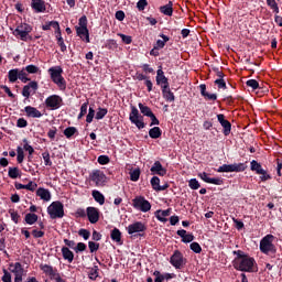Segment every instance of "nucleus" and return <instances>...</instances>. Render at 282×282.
I'll return each mask as SVG.
<instances>
[{
  "instance_id": "1",
  "label": "nucleus",
  "mask_w": 282,
  "mask_h": 282,
  "mask_svg": "<svg viewBox=\"0 0 282 282\" xmlns=\"http://www.w3.org/2000/svg\"><path fill=\"white\" fill-rule=\"evenodd\" d=\"M232 254L236 256L232 260L235 270L238 272H259V267L257 265V260H254V258L241 250L232 251Z\"/></svg>"
},
{
  "instance_id": "2",
  "label": "nucleus",
  "mask_w": 282,
  "mask_h": 282,
  "mask_svg": "<svg viewBox=\"0 0 282 282\" xmlns=\"http://www.w3.org/2000/svg\"><path fill=\"white\" fill-rule=\"evenodd\" d=\"M47 72L51 76L52 83L58 87L59 91H65V89H67V80L63 77V67L53 66L48 68Z\"/></svg>"
},
{
  "instance_id": "3",
  "label": "nucleus",
  "mask_w": 282,
  "mask_h": 282,
  "mask_svg": "<svg viewBox=\"0 0 282 282\" xmlns=\"http://www.w3.org/2000/svg\"><path fill=\"white\" fill-rule=\"evenodd\" d=\"M260 252L270 257L276 254V246L274 245V235L269 234L260 240Z\"/></svg>"
},
{
  "instance_id": "4",
  "label": "nucleus",
  "mask_w": 282,
  "mask_h": 282,
  "mask_svg": "<svg viewBox=\"0 0 282 282\" xmlns=\"http://www.w3.org/2000/svg\"><path fill=\"white\" fill-rule=\"evenodd\" d=\"M47 213L51 219H63V217H65V206L58 200L53 202L47 207Z\"/></svg>"
},
{
  "instance_id": "5",
  "label": "nucleus",
  "mask_w": 282,
  "mask_h": 282,
  "mask_svg": "<svg viewBox=\"0 0 282 282\" xmlns=\"http://www.w3.org/2000/svg\"><path fill=\"white\" fill-rule=\"evenodd\" d=\"M246 169V163L223 164L217 169V173H243Z\"/></svg>"
},
{
  "instance_id": "6",
  "label": "nucleus",
  "mask_w": 282,
  "mask_h": 282,
  "mask_svg": "<svg viewBox=\"0 0 282 282\" xmlns=\"http://www.w3.org/2000/svg\"><path fill=\"white\" fill-rule=\"evenodd\" d=\"M131 112L129 115V120L132 124H135L138 129H144L147 124L144 123V117L140 115V111L135 106H130Z\"/></svg>"
},
{
  "instance_id": "7",
  "label": "nucleus",
  "mask_w": 282,
  "mask_h": 282,
  "mask_svg": "<svg viewBox=\"0 0 282 282\" xmlns=\"http://www.w3.org/2000/svg\"><path fill=\"white\" fill-rule=\"evenodd\" d=\"M32 32V25L28 23H20L13 31V36L20 39V41L28 42V34Z\"/></svg>"
},
{
  "instance_id": "8",
  "label": "nucleus",
  "mask_w": 282,
  "mask_h": 282,
  "mask_svg": "<svg viewBox=\"0 0 282 282\" xmlns=\"http://www.w3.org/2000/svg\"><path fill=\"white\" fill-rule=\"evenodd\" d=\"M132 206L135 210H140L141 213H149L151 210V203L144 198V196H135L132 199Z\"/></svg>"
},
{
  "instance_id": "9",
  "label": "nucleus",
  "mask_w": 282,
  "mask_h": 282,
  "mask_svg": "<svg viewBox=\"0 0 282 282\" xmlns=\"http://www.w3.org/2000/svg\"><path fill=\"white\" fill-rule=\"evenodd\" d=\"M170 263L175 268V270H182L184 265H186V258H184V253L180 250H175L170 258Z\"/></svg>"
},
{
  "instance_id": "10",
  "label": "nucleus",
  "mask_w": 282,
  "mask_h": 282,
  "mask_svg": "<svg viewBox=\"0 0 282 282\" xmlns=\"http://www.w3.org/2000/svg\"><path fill=\"white\" fill-rule=\"evenodd\" d=\"M44 105L46 109L56 111V109H61V106L63 105V97L58 95H51L45 99Z\"/></svg>"
},
{
  "instance_id": "11",
  "label": "nucleus",
  "mask_w": 282,
  "mask_h": 282,
  "mask_svg": "<svg viewBox=\"0 0 282 282\" xmlns=\"http://www.w3.org/2000/svg\"><path fill=\"white\" fill-rule=\"evenodd\" d=\"M128 235H135L138 234V237H144V232H147V225L142 221H135L133 224H130L127 228Z\"/></svg>"
},
{
  "instance_id": "12",
  "label": "nucleus",
  "mask_w": 282,
  "mask_h": 282,
  "mask_svg": "<svg viewBox=\"0 0 282 282\" xmlns=\"http://www.w3.org/2000/svg\"><path fill=\"white\" fill-rule=\"evenodd\" d=\"M89 178L91 182H95L96 186H104L105 182H107V175L100 170H94Z\"/></svg>"
},
{
  "instance_id": "13",
  "label": "nucleus",
  "mask_w": 282,
  "mask_h": 282,
  "mask_svg": "<svg viewBox=\"0 0 282 282\" xmlns=\"http://www.w3.org/2000/svg\"><path fill=\"white\" fill-rule=\"evenodd\" d=\"M217 120L223 127L224 135H230V131H232V123L226 119V116L224 113H219L217 115Z\"/></svg>"
},
{
  "instance_id": "14",
  "label": "nucleus",
  "mask_w": 282,
  "mask_h": 282,
  "mask_svg": "<svg viewBox=\"0 0 282 282\" xmlns=\"http://www.w3.org/2000/svg\"><path fill=\"white\" fill-rule=\"evenodd\" d=\"M86 215L88 217V221L91 224H98V221H100V210L96 207H87Z\"/></svg>"
},
{
  "instance_id": "15",
  "label": "nucleus",
  "mask_w": 282,
  "mask_h": 282,
  "mask_svg": "<svg viewBox=\"0 0 282 282\" xmlns=\"http://www.w3.org/2000/svg\"><path fill=\"white\" fill-rule=\"evenodd\" d=\"M36 90H39V82L36 80L30 82L28 85L23 86L22 96L24 98H30L32 91L33 94H36Z\"/></svg>"
},
{
  "instance_id": "16",
  "label": "nucleus",
  "mask_w": 282,
  "mask_h": 282,
  "mask_svg": "<svg viewBox=\"0 0 282 282\" xmlns=\"http://www.w3.org/2000/svg\"><path fill=\"white\" fill-rule=\"evenodd\" d=\"M198 177L203 180L206 184H214L215 186H221L224 184V178L221 177H209L208 173L202 172L198 174Z\"/></svg>"
},
{
  "instance_id": "17",
  "label": "nucleus",
  "mask_w": 282,
  "mask_h": 282,
  "mask_svg": "<svg viewBox=\"0 0 282 282\" xmlns=\"http://www.w3.org/2000/svg\"><path fill=\"white\" fill-rule=\"evenodd\" d=\"M156 85L161 86V89H164L166 87H171V84H169V79L166 78V75H164V70H162V66L156 70Z\"/></svg>"
},
{
  "instance_id": "18",
  "label": "nucleus",
  "mask_w": 282,
  "mask_h": 282,
  "mask_svg": "<svg viewBox=\"0 0 282 282\" xmlns=\"http://www.w3.org/2000/svg\"><path fill=\"white\" fill-rule=\"evenodd\" d=\"M31 8L37 14H41L47 10V7H45V0H31Z\"/></svg>"
},
{
  "instance_id": "19",
  "label": "nucleus",
  "mask_w": 282,
  "mask_h": 282,
  "mask_svg": "<svg viewBox=\"0 0 282 282\" xmlns=\"http://www.w3.org/2000/svg\"><path fill=\"white\" fill-rule=\"evenodd\" d=\"M152 175H160V177H164L166 175V169L162 166L160 161H155L154 164L150 169Z\"/></svg>"
},
{
  "instance_id": "20",
  "label": "nucleus",
  "mask_w": 282,
  "mask_h": 282,
  "mask_svg": "<svg viewBox=\"0 0 282 282\" xmlns=\"http://www.w3.org/2000/svg\"><path fill=\"white\" fill-rule=\"evenodd\" d=\"M40 270H42L46 276H50V279H54L58 274V270L50 264H41Z\"/></svg>"
},
{
  "instance_id": "21",
  "label": "nucleus",
  "mask_w": 282,
  "mask_h": 282,
  "mask_svg": "<svg viewBox=\"0 0 282 282\" xmlns=\"http://www.w3.org/2000/svg\"><path fill=\"white\" fill-rule=\"evenodd\" d=\"M176 235L181 237L183 243H191L192 241H195V236L193 234H187L185 229L177 230Z\"/></svg>"
},
{
  "instance_id": "22",
  "label": "nucleus",
  "mask_w": 282,
  "mask_h": 282,
  "mask_svg": "<svg viewBox=\"0 0 282 282\" xmlns=\"http://www.w3.org/2000/svg\"><path fill=\"white\" fill-rule=\"evenodd\" d=\"M171 216V208H167L165 210L162 209H158L155 212V217L159 221H161L162 224H166V221H169V219L166 217Z\"/></svg>"
},
{
  "instance_id": "23",
  "label": "nucleus",
  "mask_w": 282,
  "mask_h": 282,
  "mask_svg": "<svg viewBox=\"0 0 282 282\" xmlns=\"http://www.w3.org/2000/svg\"><path fill=\"white\" fill-rule=\"evenodd\" d=\"M24 111L28 116V118H43V113L41 111L32 106L24 107Z\"/></svg>"
},
{
  "instance_id": "24",
  "label": "nucleus",
  "mask_w": 282,
  "mask_h": 282,
  "mask_svg": "<svg viewBox=\"0 0 282 282\" xmlns=\"http://www.w3.org/2000/svg\"><path fill=\"white\" fill-rule=\"evenodd\" d=\"M199 89H200V96H203L205 100H212L213 102L217 100V94H210L206 91V84H200Z\"/></svg>"
},
{
  "instance_id": "25",
  "label": "nucleus",
  "mask_w": 282,
  "mask_h": 282,
  "mask_svg": "<svg viewBox=\"0 0 282 282\" xmlns=\"http://www.w3.org/2000/svg\"><path fill=\"white\" fill-rule=\"evenodd\" d=\"M14 186H15L17 191L25 189V191H31L32 193H34V191H36L39 185L31 181L26 185H23L21 183H15Z\"/></svg>"
},
{
  "instance_id": "26",
  "label": "nucleus",
  "mask_w": 282,
  "mask_h": 282,
  "mask_svg": "<svg viewBox=\"0 0 282 282\" xmlns=\"http://www.w3.org/2000/svg\"><path fill=\"white\" fill-rule=\"evenodd\" d=\"M162 96L166 102H175V94L171 91V86H167L165 88H161Z\"/></svg>"
},
{
  "instance_id": "27",
  "label": "nucleus",
  "mask_w": 282,
  "mask_h": 282,
  "mask_svg": "<svg viewBox=\"0 0 282 282\" xmlns=\"http://www.w3.org/2000/svg\"><path fill=\"white\" fill-rule=\"evenodd\" d=\"M110 239H112V241H115V243L122 246V231H120V229L115 227L110 231Z\"/></svg>"
},
{
  "instance_id": "28",
  "label": "nucleus",
  "mask_w": 282,
  "mask_h": 282,
  "mask_svg": "<svg viewBox=\"0 0 282 282\" xmlns=\"http://www.w3.org/2000/svg\"><path fill=\"white\" fill-rule=\"evenodd\" d=\"M159 36L162 40H158L154 44V47L155 50H164L166 43L171 41V37H169V35H164L163 33H160Z\"/></svg>"
},
{
  "instance_id": "29",
  "label": "nucleus",
  "mask_w": 282,
  "mask_h": 282,
  "mask_svg": "<svg viewBox=\"0 0 282 282\" xmlns=\"http://www.w3.org/2000/svg\"><path fill=\"white\" fill-rule=\"evenodd\" d=\"M36 195L43 199V202H50V199H52V193H50V189L43 187L37 188Z\"/></svg>"
},
{
  "instance_id": "30",
  "label": "nucleus",
  "mask_w": 282,
  "mask_h": 282,
  "mask_svg": "<svg viewBox=\"0 0 282 282\" xmlns=\"http://www.w3.org/2000/svg\"><path fill=\"white\" fill-rule=\"evenodd\" d=\"M77 36L82 39V41H85L86 43H89V29L87 28H78L76 26Z\"/></svg>"
},
{
  "instance_id": "31",
  "label": "nucleus",
  "mask_w": 282,
  "mask_h": 282,
  "mask_svg": "<svg viewBox=\"0 0 282 282\" xmlns=\"http://www.w3.org/2000/svg\"><path fill=\"white\" fill-rule=\"evenodd\" d=\"M160 12L165 17H173V1L167 4L160 7Z\"/></svg>"
},
{
  "instance_id": "32",
  "label": "nucleus",
  "mask_w": 282,
  "mask_h": 282,
  "mask_svg": "<svg viewBox=\"0 0 282 282\" xmlns=\"http://www.w3.org/2000/svg\"><path fill=\"white\" fill-rule=\"evenodd\" d=\"M62 256L65 261H68V263H72L74 261V252L67 247L62 248Z\"/></svg>"
},
{
  "instance_id": "33",
  "label": "nucleus",
  "mask_w": 282,
  "mask_h": 282,
  "mask_svg": "<svg viewBox=\"0 0 282 282\" xmlns=\"http://www.w3.org/2000/svg\"><path fill=\"white\" fill-rule=\"evenodd\" d=\"M24 221L29 226H34V224H36L39 221V215L29 213L25 215Z\"/></svg>"
},
{
  "instance_id": "34",
  "label": "nucleus",
  "mask_w": 282,
  "mask_h": 282,
  "mask_svg": "<svg viewBox=\"0 0 282 282\" xmlns=\"http://www.w3.org/2000/svg\"><path fill=\"white\" fill-rule=\"evenodd\" d=\"M64 135L67 140H72L74 135H78V129L76 127H68L64 130Z\"/></svg>"
},
{
  "instance_id": "35",
  "label": "nucleus",
  "mask_w": 282,
  "mask_h": 282,
  "mask_svg": "<svg viewBox=\"0 0 282 282\" xmlns=\"http://www.w3.org/2000/svg\"><path fill=\"white\" fill-rule=\"evenodd\" d=\"M95 202H97V204H99L100 206L105 205V195H102V193H100L99 191L94 189L91 193Z\"/></svg>"
},
{
  "instance_id": "36",
  "label": "nucleus",
  "mask_w": 282,
  "mask_h": 282,
  "mask_svg": "<svg viewBox=\"0 0 282 282\" xmlns=\"http://www.w3.org/2000/svg\"><path fill=\"white\" fill-rule=\"evenodd\" d=\"M149 135L152 140H158V138H162V129L160 127H154L149 130Z\"/></svg>"
},
{
  "instance_id": "37",
  "label": "nucleus",
  "mask_w": 282,
  "mask_h": 282,
  "mask_svg": "<svg viewBox=\"0 0 282 282\" xmlns=\"http://www.w3.org/2000/svg\"><path fill=\"white\" fill-rule=\"evenodd\" d=\"M9 83H17L19 80V68H13L8 72Z\"/></svg>"
},
{
  "instance_id": "38",
  "label": "nucleus",
  "mask_w": 282,
  "mask_h": 282,
  "mask_svg": "<svg viewBox=\"0 0 282 282\" xmlns=\"http://www.w3.org/2000/svg\"><path fill=\"white\" fill-rule=\"evenodd\" d=\"M18 80H21V83H30L31 79L28 77V73L24 67L22 69L18 68Z\"/></svg>"
},
{
  "instance_id": "39",
  "label": "nucleus",
  "mask_w": 282,
  "mask_h": 282,
  "mask_svg": "<svg viewBox=\"0 0 282 282\" xmlns=\"http://www.w3.org/2000/svg\"><path fill=\"white\" fill-rule=\"evenodd\" d=\"M8 176L11 180H17L18 177H21V170H19V167H9Z\"/></svg>"
},
{
  "instance_id": "40",
  "label": "nucleus",
  "mask_w": 282,
  "mask_h": 282,
  "mask_svg": "<svg viewBox=\"0 0 282 282\" xmlns=\"http://www.w3.org/2000/svg\"><path fill=\"white\" fill-rule=\"evenodd\" d=\"M139 109L143 116L150 118L153 113V110L149 108V106H144L142 102H139Z\"/></svg>"
},
{
  "instance_id": "41",
  "label": "nucleus",
  "mask_w": 282,
  "mask_h": 282,
  "mask_svg": "<svg viewBox=\"0 0 282 282\" xmlns=\"http://www.w3.org/2000/svg\"><path fill=\"white\" fill-rule=\"evenodd\" d=\"M52 28L53 30H58V21H50L42 25V30H44V32L52 30Z\"/></svg>"
},
{
  "instance_id": "42",
  "label": "nucleus",
  "mask_w": 282,
  "mask_h": 282,
  "mask_svg": "<svg viewBox=\"0 0 282 282\" xmlns=\"http://www.w3.org/2000/svg\"><path fill=\"white\" fill-rule=\"evenodd\" d=\"M23 142H24L23 149H24V151H28V153H29V162H32V155L34 154V148H32V145H30L28 143V139H24Z\"/></svg>"
},
{
  "instance_id": "43",
  "label": "nucleus",
  "mask_w": 282,
  "mask_h": 282,
  "mask_svg": "<svg viewBox=\"0 0 282 282\" xmlns=\"http://www.w3.org/2000/svg\"><path fill=\"white\" fill-rule=\"evenodd\" d=\"M10 268H13L11 270L12 274H17L18 272L25 271V269H23V265L21 264V262L11 263Z\"/></svg>"
},
{
  "instance_id": "44",
  "label": "nucleus",
  "mask_w": 282,
  "mask_h": 282,
  "mask_svg": "<svg viewBox=\"0 0 282 282\" xmlns=\"http://www.w3.org/2000/svg\"><path fill=\"white\" fill-rule=\"evenodd\" d=\"M250 164H251V171H254V173H257V175L259 173H262L263 166H261V163L252 160Z\"/></svg>"
},
{
  "instance_id": "45",
  "label": "nucleus",
  "mask_w": 282,
  "mask_h": 282,
  "mask_svg": "<svg viewBox=\"0 0 282 282\" xmlns=\"http://www.w3.org/2000/svg\"><path fill=\"white\" fill-rule=\"evenodd\" d=\"M107 113H109V110L107 108H98L97 112H96V120H102V118H105V116H107Z\"/></svg>"
},
{
  "instance_id": "46",
  "label": "nucleus",
  "mask_w": 282,
  "mask_h": 282,
  "mask_svg": "<svg viewBox=\"0 0 282 282\" xmlns=\"http://www.w3.org/2000/svg\"><path fill=\"white\" fill-rule=\"evenodd\" d=\"M171 279H175V273H163L161 279H154V282L171 281Z\"/></svg>"
},
{
  "instance_id": "47",
  "label": "nucleus",
  "mask_w": 282,
  "mask_h": 282,
  "mask_svg": "<svg viewBox=\"0 0 282 282\" xmlns=\"http://www.w3.org/2000/svg\"><path fill=\"white\" fill-rule=\"evenodd\" d=\"M28 74H39L41 72V68L34 64H30L24 67Z\"/></svg>"
},
{
  "instance_id": "48",
  "label": "nucleus",
  "mask_w": 282,
  "mask_h": 282,
  "mask_svg": "<svg viewBox=\"0 0 282 282\" xmlns=\"http://www.w3.org/2000/svg\"><path fill=\"white\" fill-rule=\"evenodd\" d=\"M267 6L270 7V10H273L274 14H279V3H276V0H267Z\"/></svg>"
},
{
  "instance_id": "49",
  "label": "nucleus",
  "mask_w": 282,
  "mask_h": 282,
  "mask_svg": "<svg viewBox=\"0 0 282 282\" xmlns=\"http://www.w3.org/2000/svg\"><path fill=\"white\" fill-rule=\"evenodd\" d=\"M188 186L192 191H198V188L202 187V185L199 184V181H197V178L189 180Z\"/></svg>"
},
{
  "instance_id": "50",
  "label": "nucleus",
  "mask_w": 282,
  "mask_h": 282,
  "mask_svg": "<svg viewBox=\"0 0 282 282\" xmlns=\"http://www.w3.org/2000/svg\"><path fill=\"white\" fill-rule=\"evenodd\" d=\"M118 36H120L122 43H124V45H131V43H133V37L130 35H124L123 33H118Z\"/></svg>"
},
{
  "instance_id": "51",
  "label": "nucleus",
  "mask_w": 282,
  "mask_h": 282,
  "mask_svg": "<svg viewBox=\"0 0 282 282\" xmlns=\"http://www.w3.org/2000/svg\"><path fill=\"white\" fill-rule=\"evenodd\" d=\"M17 153H18V156H17L18 164H23V160L25 159V154L23 152V148L18 147L17 148Z\"/></svg>"
},
{
  "instance_id": "52",
  "label": "nucleus",
  "mask_w": 282,
  "mask_h": 282,
  "mask_svg": "<svg viewBox=\"0 0 282 282\" xmlns=\"http://www.w3.org/2000/svg\"><path fill=\"white\" fill-rule=\"evenodd\" d=\"M258 175H260L261 182H268V180H272V175H270L264 169H262V172H259Z\"/></svg>"
},
{
  "instance_id": "53",
  "label": "nucleus",
  "mask_w": 282,
  "mask_h": 282,
  "mask_svg": "<svg viewBox=\"0 0 282 282\" xmlns=\"http://www.w3.org/2000/svg\"><path fill=\"white\" fill-rule=\"evenodd\" d=\"M97 162L101 166H105L106 164H109V162H111V159H109L108 155H99L98 159H97Z\"/></svg>"
},
{
  "instance_id": "54",
  "label": "nucleus",
  "mask_w": 282,
  "mask_h": 282,
  "mask_svg": "<svg viewBox=\"0 0 282 282\" xmlns=\"http://www.w3.org/2000/svg\"><path fill=\"white\" fill-rule=\"evenodd\" d=\"M130 180L131 182H138L140 180V169H134L130 172Z\"/></svg>"
},
{
  "instance_id": "55",
  "label": "nucleus",
  "mask_w": 282,
  "mask_h": 282,
  "mask_svg": "<svg viewBox=\"0 0 282 282\" xmlns=\"http://www.w3.org/2000/svg\"><path fill=\"white\" fill-rule=\"evenodd\" d=\"M150 184H151L153 191H159V188H160V177L153 176L150 181Z\"/></svg>"
},
{
  "instance_id": "56",
  "label": "nucleus",
  "mask_w": 282,
  "mask_h": 282,
  "mask_svg": "<svg viewBox=\"0 0 282 282\" xmlns=\"http://www.w3.org/2000/svg\"><path fill=\"white\" fill-rule=\"evenodd\" d=\"M88 248H89L91 253L98 252V250H100V243L95 242V241H89L88 242Z\"/></svg>"
},
{
  "instance_id": "57",
  "label": "nucleus",
  "mask_w": 282,
  "mask_h": 282,
  "mask_svg": "<svg viewBox=\"0 0 282 282\" xmlns=\"http://www.w3.org/2000/svg\"><path fill=\"white\" fill-rule=\"evenodd\" d=\"M89 107V102H84L80 107V112L78 115V120H80L82 118H84V116H87V108Z\"/></svg>"
},
{
  "instance_id": "58",
  "label": "nucleus",
  "mask_w": 282,
  "mask_h": 282,
  "mask_svg": "<svg viewBox=\"0 0 282 282\" xmlns=\"http://www.w3.org/2000/svg\"><path fill=\"white\" fill-rule=\"evenodd\" d=\"M189 249L193 250L195 254L202 253V246L199 245V242H192L189 245Z\"/></svg>"
},
{
  "instance_id": "59",
  "label": "nucleus",
  "mask_w": 282,
  "mask_h": 282,
  "mask_svg": "<svg viewBox=\"0 0 282 282\" xmlns=\"http://www.w3.org/2000/svg\"><path fill=\"white\" fill-rule=\"evenodd\" d=\"M247 87H251V89L257 90L259 89V82L257 79H249L246 82Z\"/></svg>"
},
{
  "instance_id": "60",
  "label": "nucleus",
  "mask_w": 282,
  "mask_h": 282,
  "mask_svg": "<svg viewBox=\"0 0 282 282\" xmlns=\"http://www.w3.org/2000/svg\"><path fill=\"white\" fill-rule=\"evenodd\" d=\"M1 280L2 282H12V274L8 271V269H3V275Z\"/></svg>"
},
{
  "instance_id": "61",
  "label": "nucleus",
  "mask_w": 282,
  "mask_h": 282,
  "mask_svg": "<svg viewBox=\"0 0 282 282\" xmlns=\"http://www.w3.org/2000/svg\"><path fill=\"white\" fill-rule=\"evenodd\" d=\"M78 235H79V237H83V239L85 241H87V239H89V237H91V232L87 229H79Z\"/></svg>"
},
{
  "instance_id": "62",
  "label": "nucleus",
  "mask_w": 282,
  "mask_h": 282,
  "mask_svg": "<svg viewBox=\"0 0 282 282\" xmlns=\"http://www.w3.org/2000/svg\"><path fill=\"white\" fill-rule=\"evenodd\" d=\"M148 6H149V2L147 0H139L137 2V8L139 12H142L143 10H145Z\"/></svg>"
},
{
  "instance_id": "63",
  "label": "nucleus",
  "mask_w": 282,
  "mask_h": 282,
  "mask_svg": "<svg viewBox=\"0 0 282 282\" xmlns=\"http://www.w3.org/2000/svg\"><path fill=\"white\" fill-rule=\"evenodd\" d=\"M106 47L107 50H118V42L116 40H108Z\"/></svg>"
},
{
  "instance_id": "64",
  "label": "nucleus",
  "mask_w": 282,
  "mask_h": 282,
  "mask_svg": "<svg viewBox=\"0 0 282 282\" xmlns=\"http://www.w3.org/2000/svg\"><path fill=\"white\" fill-rule=\"evenodd\" d=\"M42 158L44 160L45 166H52V160L50 159V152H43Z\"/></svg>"
}]
</instances>
